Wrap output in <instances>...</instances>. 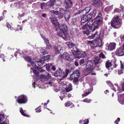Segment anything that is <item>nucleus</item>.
Returning a JSON list of instances; mask_svg holds the SVG:
<instances>
[{
	"label": "nucleus",
	"mask_w": 124,
	"mask_h": 124,
	"mask_svg": "<svg viewBox=\"0 0 124 124\" xmlns=\"http://www.w3.org/2000/svg\"><path fill=\"white\" fill-rule=\"evenodd\" d=\"M102 14L101 12L99 13L95 18V21L93 22V29L92 31V32L98 29L99 27L103 23V18L101 16Z\"/></svg>",
	"instance_id": "1"
},
{
	"label": "nucleus",
	"mask_w": 124,
	"mask_h": 124,
	"mask_svg": "<svg viewBox=\"0 0 124 124\" xmlns=\"http://www.w3.org/2000/svg\"><path fill=\"white\" fill-rule=\"evenodd\" d=\"M122 24V22L118 16L114 17L110 22L111 26L116 29L120 28Z\"/></svg>",
	"instance_id": "2"
},
{
	"label": "nucleus",
	"mask_w": 124,
	"mask_h": 124,
	"mask_svg": "<svg viewBox=\"0 0 124 124\" xmlns=\"http://www.w3.org/2000/svg\"><path fill=\"white\" fill-rule=\"evenodd\" d=\"M93 69V61H88L86 64V76L91 73Z\"/></svg>",
	"instance_id": "3"
},
{
	"label": "nucleus",
	"mask_w": 124,
	"mask_h": 124,
	"mask_svg": "<svg viewBox=\"0 0 124 124\" xmlns=\"http://www.w3.org/2000/svg\"><path fill=\"white\" fill-rule=\"evenodd\" d=\"M70 72V70H69L66 69L65 72H63L61 70L59 69L56 70L54 75L56 77H62L63 78H64L67 76L68 73Z\"/></svg>",
	"instance_id": "4"
},
{
	"label": "nucleus",
	"mask_w": 124,
	"mask_h": 124,
	"mask_svg": "<svg viewBox=\"0 0 124 124\" xmlns=\"http://www.w3.org/2000/svg\"><path fill=\"white\" fill-rule=\"evenodd\" d=\"M102 41L101 39H97V40L93 41H88L87 44L88 45L90 46H93V45L94 47L96 46L100 47L101 46L102 44Z\"/></svg>",
	"instance_id": "5"
},
{
	"label": "nucleus",
	"mask_w": 124,
	"mask_h": 124,
	"mask_svg": "<svg viewBox=\"0 0 124 124\" xmlns=\"http://www.w3.org/2000/svg\"><path fill=\"white\" fill-rule=\"evenodd\" d=\"M87 22V23H86V34L88 35L91 31L92 32V31L93 29L92 28V27L93 26V21Z\"/></svg>",
	"instance_id": "6"
},
{
	"label": "nucleus",
	"mask_w": 124,
	"mask_h": 124,
	"mask_svg": "<svg viewBox=\"0 0 124 124\" xmlns=\"http://www.w3.org/2000/svg\"><path fill=\"white\" fill-rule=\"evenodd\" d=\"M104 31L103 30H101L99 32L96 31L93 34L95 39H102L104 34Z\"/></svg>",
	"instance_id": "7"
},
{
	"label": "nucleus",
	"mask_w": 124,
	"mask_h": 124,
	"mask_svg": "<svg viewBox=\"0 0 124 124\" xmlns=\"http://www.w3.org/2000/svg\"><path fill=\"white\" fill-rule=\"evenodd\" d=\"M27 101L26 96L22 95L19 96L17 99V102L19 104H23L26 103Z\"/></svg>",
	"instance_id": "8"
},
{
	"label": "nucleus",
	"mask_w": 124,
	"mask_h": 124,
	"mask_svg": "<svg viewBox=\"0 0 124 124\" xmlns=\"http://www.w3.org/2000/svg\"><path fill=\"white\" fill-rule=\"evenodd\" d=\"M23 58L26 61L28 62H30L31 63V64L32 65L33 67H34V68H36L37 67L33 61V60L29 56L27 55L26 56H23Z\"/></svg>",
	"instance_id": "9"
},
{
	"label": "nucleus",
	"mask_w": 124,
	"mask_h": 124,
	"mask_svg": "<svg viewBox=\"0 0 124 124\" xmlns=\"http://www.w3.org/2000/svg\"><path fill=\"white\" fill-rule=\"evenodd\" d=\"M93 5L96 7L98 8L102 6V3L101 0H93Z\"/></svg>",
	"instance_id": "10"
},
{
	"label": "nucleus",
	"mask_w": 124,
	"mask_h": 124,
	"mask_svg": "<svg viewBox=\"0 0 124 124\" xmlns=\"http://www.w3.org/2000/svg\"><path fill=\"white\" fill-rule=\"evenodd\" d=\"M116 54V55L118 56H122L124 55V49L123 47L118 48L117 49Z\"/></svg>",
	"instance_id": "11"
},
{
	"label": "nucleus",
	"mask_w": 124,
	"mask_h": 124,
	"mask_svg": "<svg viewBox=\"0 0 124 124\" xmlns=\"http://www.w3.org/2000/svg\"><path fill=\"white\" fill-rule=\"evenodd\" d=\"M59 28L61 32L67 33L68 32V28L66 25L64 23L62 25L59 26Z\"/></svg>",
	"instance_id": "12"
},
{
	"label": "nucleus",
	"mask_w": 124,
	"mask_h": 124,
	"mask_svg": "<svg viewBox=\"0 0 124 124\" xmlns=\"http://www.w3.org/2000/svg\"><path fill=\"white\" fill-rule=\"evenodd\" d=\"M116 44L115 43H112L109 44H107V49L108 50L111 51L114 50L115 48Z\"/></svg>",
	"instance_id": "13"
},
{
	"label": "nucleus",
	"mask_w": 124,
	"mask_h": 124,
	"mask_svg": "<svg viewBox=\"0 0 124 124\" xmlns=\"http://www.w3.org/2000/svg\"><path fill=\"white\" fill-rule=\"evenodd\" d=\"M65 8L67 10L68 9L70 8L72 5V3L70 0H65Z\"/></svg>",
	"instance_id": "14"
},
{
	"label": "nucleus",
	"mask_w": 124,
	"mask_h": 124,
	"mask_svg": "<svg viewBox=\"0 0 124 124\" xmlns=\"http://www.w3.org/2000/svg\"><path fill=\"white\" fill-rule=\"evenodd\" d=\"M50 8V6L48 3H43L41 4V8L43 10L47 9Z\"/></svg>",
	"instance_id": "15"
},
{
	"label": "nucleus",
	"mask_w": 124,
	"mask_h": 124,
	"mask_svg": "<svg viewBox=\"0 0 124 124\" xmlns=\"http://www.w3.org/2000/svg\"><path fill=\"white\" fill-rule=\"evenodd\" d=\"M101 62V60L100 57L97 56L95 57L94 61V64L96 65L100 63Z\"/></svg>",
	"instance_id": "16"
},
{
	"label": "nucleus",
	"mask_w": 124,
	"mask_h": 124,
	"mask_svg": "<svg viewBox=\"0 0 124 124\" xmlns=\"http://www.w3.org/2000/svg\"><path fill=\"white\" fill-rule=\"evenodd\" d=\"M68 10H67L66 11L64 15V17L66 21H68L70 18V14L69 12L68 11Z\"/></svg>",
	"instance_id": "17"
},
{
	"label": "nucleus",
	"mask_w": 124,
	"mask_h": 124,
	"mask_svg": "<svg viewBox=\"0 0 124 124\" xmlns=\"http://www.w3.org/2000/svg\"><path fill=\"white\" fill-rule=\"evenodd\" d=\"M61 55L63 58L66 60H69L70 58V55L67 52H64Z\"/></svg>",
	"instance_id": "18"
},
{
	"label": "nucleus",
	"mask_w": 124,
	"mask_h": 124,
	"mask_svg": "<svg viewBox=\"0 0 124 124\" xmlns=\"http://www.w3.org/2000/svg\"><path fill=\"white\" fill-rule=\"evenodd\" d=\"M86 21H92V14H89L87 15H86Z\"/></svg>",
	"instance_id": "19"
},
{
	"label": "nucleus",
	"mask_w": 124,
	"mask_h": 124,
	"mask_svg": "<svg viewBox=\"0 0 124 124\" xmlns=\"http://www.w3.org/2000/svg\"><path fill=\"white\" fill-rule=\"evenodd\" d=\"M62 47L60 45L58 46L57 47H55L54 48L55 52L56 54H59L60 52V50H61Z\"/></svg>",
	"instance_id": "20"
},
{
	"label": "nucleus",
	"mask_w": 124,
	"mask_h": 124,
	"mask_svg": "<svg viewBox=\"0 0 124 124\" xmlns=\"http://www.w3.org/2000/svg\"><path fill=\"white\" fill-rule=\"evenodd\" d=\"M67 33H67H66L65 32H61V33H60V34L59 33H58V34L62 37L63 38L66 39L67 38Z\"/></svg>",
	"instance_id": "21"
},
{
	"label": "nucleus",
	"mask_w": 124,
	"mask_h": 124,
	"mask_svg": "<svg viewBox=\"0 0 124 124\" xmlns=\"http://www.w3.org/2000/svg\"><path fill=\"white\" fill-rule=\"evenodd\" d=\"M106 67V68L108 69V70H109V69L110 67L112 65V63L110 62L108 60L105 63Z\"/></svg>",
	"instance_id": "22"
},
{
	"label": "nucleus",
	"mask_w": 124,
	"mask_h": 124,
	"mask_svg": "<svg viewBox=\"0 0 124 124\" xmlns=\"http://www.w3.org/2000/svg\"><path fill=\"white\" fill-rule=\"evenodd\" d=\"M37 67L36 68V69L37 67ZM33 68H31V69L32 70V71H33V73L34 74H35V75H36V77H35L36 78H38V79H39V77L38 76V72L36 70H34V69L35 68H34V67H33Z\"/></svg>",
	"instance_id": "23"
},
{
	"label": "nucleus",
	"mask_w": 124,
	"mask_h": 124,
	"mask_svg": "<svg viewBox=\"0 0 124 124\" xmlns=\"http://www.w3.org/2000/svg\"><path fill=\"white\" fill-rule=\"evenodd\" d=\"M73 73L76 77V78H77L80 76L79 72L78 70H77L74 71L73 72Z\"/></svg>",
	"instance_id": "24"
},
{
	"label": "nucleus",
	"mask_w": 124,
	"mask_h": 124,
	"mask_svg": "<svg viewBox=\"0 0 124 124\" xmlns=\"http://www.w3.org/2000/svg\"><path fill=\"white\" fill-rule=\"evenodd\" d=\"M50 19L51 20V23L53 24H55L58 20L57 18L54 17H51L50 18Z\"/></svg>",
	"instance_id": "25"
},
{
	"label": "nucleus",
	"mask_w": 124,
	"mask_h": 124,
	"mask_svg": "<svg viewBox=\"0 0 124 124\" xmlns=\"http://www.w3.org/2000/svg\"><path fill=\"white\" fill-rule=\"evenodd\" d=\"M40 77L41 78L42 77L43 78H50L51 77L50 74L47 73H46V74L45 75H41L40 76Z\"/></svg>",
	"instance_id": "26"
},
{
	"label": "nucleus",
	"mask_w": 124,
	"mask_h": 124,
	"mask_svg": "<svg viewBox=\"0 0 124 124\" xmlns=\"http://www.w3.org/2000/svg\"><path fill=\"white\" fill-rule=\"evenodd\" d=\"M59 12L57 11L52 10L49 12V13L50 14H53L56 15H57L59 13Z\"/></svg>",
	"instance_id": "27"
},
{
	"label": "nucleus",
	"mask_w": 124,
	"mask_h": 124,
	"mask_svg": "<svg viewBox=\"0 0 124 124\" xmlns=\"http://www.w3.org/2000/svg\"><path fill=\"white\" fill-rule=\"evenodd\" d=\"M72 90L71 85V84H69L68 87L65 88V90L66 92H68Z\"/></svg>",
	"instance_id": "28"
},
{
	"label": "nucleus",
	"mask_w": 124,
	"mask_h": 124,
	"mask_svg": "<svg viewBox=\"0 0 124 124\" xmlns=\"http://www.w3.org/2000/svg\"><path fill=\"white\" fill-rule=\"evenodd\" d=\"M41 37L44 40L45 42L46 43V44L47 43L48 44V43H49V41L48 39L47 38H46L45 36L43 35H41Z\"/></svg>",
	"instance_id": "29"
},
{
	"label": "nucleus",
	"mask_w": 124,
	"mask_h": 124,
	"mask_svg": "<svg viewBox=\"0 0 124 124\" xmlns=\"http://www.w3.org/2000/svg\"><path fill=\"white\" fill-rule=\"evenodd\" d=\"M66 44L70 48H71L75 46L73 43H70L69 42H66Z\"/></svg>",
	"instance_id": "30"
},
{
	"label": "nucleus",
	"mask_w": 124,
	"mask_h": 124,
	"mask_svg": "<svg viewBox=\"0 0 124 124\" xmlns=\"http://www.w3.org/2000/svg\"><path fill=\"white\" fill-rule=\"evenodd\" d=\"M86 96L88 95L91 93L92 91V89L91 88H89L87 90H86Z\"/></svg>",
	"instance_id": "31"
},
{
	"label": "nucleus",
	"mask_w": 124,
	"mask_h": 124,
	"mask_svg": "<svg viewBox=\"0 0 124 124\" xmlns=\"http://www.w3.org/2000/svg\"><path fill=\"white\" fill-rule=\"evenodd\" d=\"M100 58H102V59H105L106 58L105 55L102 52H101L99 55V56Z\"/></svg>",
	"instance_id": "32"
},
{
	"label": "nucleus",
	"mask_w": 124,
	"mask_h": 124,
	"mask_svg": "<svg viewBox=\"0 0 124 124\" xmlns=\"http://www.w3.org/2000/svg\"><path fill=\"white\" fill-rule=\"evenodd\" d=\"M20 112L23 116H25L28 117V116H27V115L24 112L22 108H20Z\"/></svg>",
	"instance_id": "33"
},
{
	"label": "nucleus",
	"mask_w": 124,
	"mask_h": 124,
	"mask_svg": "<svg viewBox=\"0 0 124 124\" xmlns=\"http://www.w3.org/2000/svg\"><path fill=\"white\" fill-rule=\"evenodd\" d=\"M52 63H50V65L48 64H46V68L47 70L49 71L51 69V67L52 65Z\"/></svg>",
	"instance_id": "34"
},
{
	"label": "nucleus",
	"mask_w": 124,
	"mask_h": 124,
	"mask_svg": "<svg viewBox=\"0 0 124 124\" xmlns=\"http://www.w3.org/2000/svg\"><path fill=\"white\" fill-rule=\"evenodd\" d=\"M55 2V4L57 6H59L61 5L62 3L61 1L59 0H57Z\"/></svg>",
	"instance_id": "35"
},
{
	"label": "nucleus",
	"mask_w": 124,
	"mask_h": 124,
	"mask_svg": "<svg viewBox=\"0 0 124 124\" xmlns=\"http://www.w3.org/2000/svg\"><path fill=\"white\" fill-rule=\"evenodd\" d=\"M72 103L71 102H67L65 104V106L66 107H68L71 105Z\"/></svg>",
	"instance_id": "36"
},
{
	"label": "nucleus",
	"mask_w": 124,
	"mask_h": 124,
	"mask_svg": "<svg viewBox=\"0 0 124 124\" xmlns=\"http://www.w3.org/2000/svg\"><path fill=\"white\" fill-rule=\"evenodd\" d=\"M72 50V53L74 54H76L77 53L78 51V50L77 48L76 47H75Z\"/></svg>",
	"instance_id": "37"
},
{
	"label": "nucleus",
	"mask_w": 124,
	"mask_h": 124,
	"mask_svg": "<svg viewBox=\"0 0 124 124\" xmlns=\"http://www.w3.org/2000/svg\"><path fill=\"white\" fill-rule=\"evenodd\" d=\"M91 9L90 7H86V14L89 12Z\"/></svg>",
	"instance_id": "38"
},
{
	"label": "nucleus",
	"mask_w": 124,
	"mask_h": 124,
	"mask_svg": "<svg viewBox=\"0 0 124 124\" xmlns=\"http://www.w3.org/2000/svg\"><path fill=\"white\" fill-rule=\"evenodd\" d=\"M44 62V61L40 60L39 61H37V63L39 66H40L42 64V65H43Z\"/></svg>",
	"instance_id": "39"
},
{
	"label": "nucleus",
	"mask_w": 124,
	"mask_h": 124,
	"mask_svg": "<svg viewBox=\"0 0 124 124\" xmlns=\"http://www.w3.org/2000/svg\"><path fill=\"white\" fill-rule=\"evenodd\" d=\"M56 0H50V4L49 5L50 6V7L52 6H53L54 5L55 2L56 1Z\"/></svg>",
	"instance_id": "40"
},
{
	"label": "nucleus",
	"mask_w": 124,
	"mask_h": 124,
	"mask_svg": "<svg viewBox=\"0 0 124 124\" xmlns=\"http://www.w3.org/2000/svg\"><path fill=\"white\" fill-rule=\"evenodd\" d=\"M85 16L84 15H83V16L81 18V22L82 23H84L85 22Z\"/></svg>",
	"instance_id": "41"
},
{
	"label": "nucleus",
	"mask_w": 124,
	"mask_h": 124,
	"mask_svg": "<svg viewBox=\"0 0 124 124\" xmlns=\"http://www.w3.org/2000/svg\"><path fill=\"white\" fill-rule=\"evenodd\" d=\"M40 51L41 53L44 54H46L48 53V52L46 51L45 50L43 49H41Z\"/></svg>",
	"instance_id": "42"
},
{
	"label": "nucleus",
	"mask_w": 124,
	"mask_h": 124,
	"mask_svg": "<svg viewBox=\"0 0 124 124\" xmlns=\"http://www.w3.org/2000/svg\"><path fill=\"white\" fill-rule=\"evenodd\" d=\"M79 56H80L81 57H84L85 56V52L80 53L79 54Z\"/></svg>",
	"instance_id": "43"
},
{
	"label": "nucleus",
	"mask_w": 124,
	"mask_h": 124,
	"mask_svg": "<svg viewBox=\"0 0 124 124\" xmlns=\"http://www.w3.org/2000/svg\"><path fill=\"white\" fill-rule=\"evenodd\" d=\"M58 17L60 18H62L63 17V14L59 12V13L57 14Z\"/></svg>",
	"instance_id": "44"
},
{
	"label": "nucleus",
	"mask_w": 124,
	"mask_h": 124,
	"mask_svg": "<svg viewBox=\"0 0 124 124\" xmlns=\"http://www.w3.org/2000/svg\"><path fill=\"white\" fill-rule=\"evenodd\" d=\"M86 39H95V38L93 34H92L91 35L88 36L87 37H86Z\"/></svg>",
	"instance_id": "45"
},
{
	"label": "nucleus",
	"mask_w": 124,
	"mask_h": 124,
	"mask_svg": "<svg viewBox=\"0 0 124 124\" xmlns=\"http://www.w3.org/2000/svg\"><path fill=\"white\" fill-rule=\"evenodd\" d=\"M85 60L84 59H81L80 62V64L81 65L83 66L84 65L83 64L85 63Z\"/></svg>",
	"instance_id": "46"
},
{
	"label": "nucleus",
	"mask_w": 124,
	"mask_h": 124,
	"mask_svg": "<svg viewBox=\"0 0 124 124\" xmlns=\"http://www.w3.org/2000/svg\"><path fill=\"white\" fill-rule=\"evenodd\" d=\"M46 48L48 49H50L51 48V45L48 43V44L47 43L46 44Z\"/></svg>",
	"instance_id": "47"
},
{
	"label": "nucleus",
	"mask_w": 124,
	"mask_h": 124,
	"mask_svg": "<svg viewBox=\"0 0 124 124\" xmlns=\"http://www.w3.org/2000/svg\"><path fill=\"white\" fill-rule=\"evenodd\" d=\"M124 69H121L120 70L118 71V73L119 75H121L123 73Z\"/></svg>",
	"instance_id": "48"
},
{
	"label": "nucleus",
	"mask_w": 124,
	"mask_h": 124,
	"mask_svg": "<svg viewBox=\"0 0 124 124\" xmlns=\"http://www.w3.org/2000/svg\"><path fill=\"white\" fill-rule=\"evenodd\" d=\"M76 78L75 76L74 75V74L73 73L70 75V79H73Z\"/></svg>",
	"instance_id": "49"
},
{
	"label": "nucleus",
	"mask_w": 124,
	"mask_h": 124,
	"mask_svg": "<svg viewBox=\"0 0 124 124\" xmlns=\"http://www.w3.org/2000/svg\"><path fill=\"white\" fill-rule=\"evenodd\" d=\"M4 115L3 114H0V122L3 120L4 118Z\"/></svg>",
	"instance_id": "50"
},
{
	"label": "nucleus",
	"mask_w": 124,
	"mask_h": 124,
	"mask_svg": "<svg viewBox=\"0 0 124 124\" xmlns=\"http://www.w3.org/2000/svg\"><path fill=\"white\" fill-rule=\"evenodd\" d=\"M120 120V118H118L115 121L114 123L116 124H118Z\"/></svg>",
	"instance_id": "51"
},
{
	"label": "nucleus",
	"mask_w": 124,
	"mask_h": 124,
	"mask_svg": "<svg viewBox=\"0 0 124 124\" xmlns=\"http://www.w3.org/2000/svg\"><path fill=\"white\" fill-rule=\"evenodd\" d=\"M35 110H36V112H39L41 111L40 107H38V108H36Z\"/></svg>",
	"instance_id": "52"
},
{
	"label": "nucleus",
	"mask_w": 124,
	"mask_h": 124,
	"mask_svg": "<svg viewBox=\"0 0 124 124\" xmlns=\"http://www.w3.org/2000/svg\"><path fill=\"white\" fill-rule=\"evenodd\" d=\"M107 83L108 85L111 86L113 85V84L109 81H107Z\"/></svg>",
	"instance_id": "53"
},
{
	"label": "nucleus",
	"mask_w": 124,
	"mask_h": 124,
	"mask_svg": "<svg viewBox=\"0 0 124 124\" xmlns=\"http://www.w3.org/2000/svg\"><path fill=\"white\" fill-rule=\"evenodd\" d=\"M50 57L51 56L49 55H46L45 57V59L47 60L50 59Z\"/></svg>",
	"instance_id": "54"
},
{
	"label": "nucleus",
	"mask_w": 124,
	"mask_h": 124,
	"mask_svg": "<svg viewBox=\"0 0 124 124\" xmlns=\"http://www.w3.org/2000/svg\"><path fill=\"white\" fill-rule=\"evenodd\" d=\"M21 52H18V51H17L16 52L15 54V55L16 57L17 56V54H21Z\"/></svg>",
	"instance_id": "55"
},
{
	"label": "nucleus",
	"mask_w": 124,
	"mask_h": 124,
	"mask_svg": "<svg viewBox=\"0 0 124 124\" xmlns=\"http://www.w3.org/2000/svg\"><path fill=\"white\" fill-rule=\"evenodd\" d=\"M121 63V69H124V66L121 61H120Z\"/></svg>",
	"instance_id": "56"
},
{
	"label": "nucleus",
	"mask_w": 124,
	"mask_h": 124,
	"mask_svg": "<svg viewBox=\"0 0 124 124\" xmlns=\"http://www.w3.org/2000/svg\"><path fill=\"white\" fill-rule=\"evenodd\" d=\"M53 80H51L50 81L48 82V84L50 85H52V84L54 83Z\"/></svg>",
	"instance_id": "57"
},
{
	"label": "nucleus",
	"mask_w": 124,
	"mask_h": 124,
	"mask_svg": "<svg viewBox=\"0 0 124 124\" xmlns=\"http://www.w3.org/2000/svg\"><path fill=\"white\" fill-rule=\"evenodd\" d=\"M11 23L9 24L8 23L7 24V26L8 28H10L11 27Z\"/></svg>",
	"instance_id": "58"
},
{
	"label": "nucleus",
	"mask_w": 124,
	"mask_h": 124,
	"mask_svg": "<svg viewBox=\"0 0 124 124\" xmlns=\"http://www.w3.org/2000/svg\"><path fill=\"white\" fill-rule=\"evenodd\" d=\"M119 9L118 8H116L114 10V12L115 13H117L119 12Z\"/></svg>",
	"instance_id": "59"
},
{
	"label": "nucleus",
	"mask_w": 124,
	"mask_h": 124,
	"mask_svg": "<svg viewBox=\"0 0 124 124\" xmlns=\"http://www.w3.org/2000/svg\"><path fill=\"white\" fill-rule=\"evenodd\" d=\"M111 89L115 92H116V90L115 88L114 87L113 85V86H111Z\"/></svg>",
	"instance_id": "60"
},
{
	"label": "nucleus",
	"mask_w": 124,
	"mask_h": 124,
	"mask_svg": "<svg viewBox=\"0 0 124 124\" xmlns=\"http://www.w3.org/2000/svg\"><path fill=\"white\" fill-rule=\"evenodd\" d=\"M91 101L90 99H88L87 98H86V102L87 103H90Z\"/></svg>",
	"instance_id": "61"
},
{
	"label": "nucleus",
	"mask_w": 124,
	"mask_h": 124,
	"mask_svg": "<svg viewBox=\"0 0 124 124\" xmlns=\"http://www.w3.org/2000/svg\"><path fill=\"white\" fill-rule=\"evenodd\" d=\"M75 65H76L77 66H78V63L77 62L75 61Z\"/></svg>",
	"instance_id": "62"
},
{
	"label": "nucleus",
	"mask_w": 124,
	"mask_h": 124,
	"mask_svg": "<svg viewBox=\"0 0 124 124\" xmlns=\"http://www.w3.org/2000/svg\"><path fill=\"white\" fill-rule=\"evenodd\" d=\"M73 81L75 82H76L78 81V79L77 78H76L75 79H73Z\"/></svg>",
	"instance_id": "63"
},
{
	"label": "nucleus",
	"mask_w": 124,
	"mask_h": 124,
	"mask_svg": "<svg viewBox=\"0 0 124 124\" xmlns=\"http://www.w3.org/2000/svg\"><path fill=\"white\" fill-rule=\"evenodd\" d=\"M0 124H7L6 122L3 121L2 123H0Z\"/></svg>",
	"instance_id": "64"
}]
</instances>
